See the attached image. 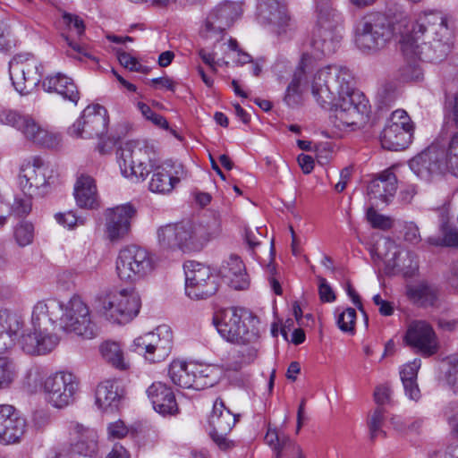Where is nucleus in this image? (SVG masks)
Returning a JSON list of instances; mask_svg holds the SVG:
<instances>
[{"instance_id":"57","label":"nucleus","mask_w":458,"mask_h":458,"mask_svg":"<svg viewBox=\"0 0 458 458\" xmlns=\"http://www.w3.org/2000/svg\"><path fill=\"white\" fill-rule=\"evenodd\" d=\"M118 60L121 65L133 72H144L143 66L138 60L126 52H118Z\"/></svg>"},{"instance_id":"23","label":"nucleus","mask_w":458,"mask_h":458,"mask_svg":"<svg viewBox=\"0 0 458 458\" xmlns=\"http://www.w3.org/2000/svg\"><path fill=\"white\" fill-rule=\"evenodd\" d=\"M26 420L20 412L8 404L0 405V443L4 445L20 442L25 433Z\"/></svg>"},{"instance_id":"13","label":"nucleus","mask_w":458,"mask_h":458,"mask_svg":"<svg viewBox=\"0 0 458 458\" xmlns=\"http://www.w3.org/2000/svg\"><path fill=\"white\" fill-rule=\"evenodd\" d=\"M185 293L192 300H204L218 290L216 276L204 264L187 261L184 266Z\"/></svg>"},{"instance_id":"4","label":"nucleus","mask_w":458,"mask_h":458,"mask_svg":"<svg viewBox=\"0 0 458 458\" xmlns=\"http://www.w3.org/2000/svg\"><path fill=\"white\" fill-rule=\"evenodd\" d=\"M116 155L123 176L132 182H144L151 173L148 189L155 193H171L186 176L184 166L179 162L166 160L152 164L148 148L137 140L122 144Z\"/></svg>"},{"instance_id":"58","label":"nucleus","mask_w":458,"mask_h":458,"mask_svg":"<svg viewBox=\"0 0 458 458\" xmlns=\"http://www.w3.org/2000/svg\"><path fill=\"white\" fill-rule=\"evenodd\" d=\"M64 20L68 25L69 29L73 30L79 38L84 34L85 26L83 21L80 17L65 13L64 15Z\"/></svg>"},{"instance_id":"17","label":"nucleus","mask_w":458,"mask_h":458,"mask_svg":"<svg viewBox=\"0 0 458 458\" xmlns=\"http://www.w3.org/2000/svg\"><path fill=\"white\" fill-rule=\"evenodd\" d=\"M157 245L161 251H195L191 235V222L167 224L157 230Z\"/></svg>"},{"instance_id":"64","label":"nucleus","mask_w":458,"mask_h":458,"mask_svg":"<svg viewBox=\"0 0 458 458\" xmlns=\"http://www.w3.org/2000/svg\"><path fill=\"white\" fill-rule=\"evenodd\" d=\"M51 422L50 414L47 411H39L34 413L33 423L38 429H43Z\"/></svg>"},{"instance_id":"21","label":"nucleus","mask_w":458,"mask_h":458,"mask_svg":"<svg viewBox=\"0 0 458 458\" xmlns=\"http://www.w3.org/2000/svg\"><path fill=\"white\" fill-rule=\"evenodd\" d=\"M236 420V416L225 406L224 402L218 399L216 400L209 417L210 437L221 449L230 447L227 435L234 427Z\"/></svg>"},{"instance_id":"18","label":"nucleus","mask_w":458,"mask_h":458,"mask_svg":"<svg viewBox=\"0 0 458 458\" xmlns=\"http://www.w3.org/2000/svg\"><path fill=\"white\" fill-rule=\"evenodd\" d=\"M403 340L408 346L423 357L433 356L439 350L437 334L432 326L425 320L411 321Z\"/></svg>"},{"instance_id":"5","label":"nucleus","mask_w":458,"mask_h":458,"mask_svg":"<svg viewBox=\"0 0 458 458\" xmlns=\"http://www.w3.org/2000/svg\"><path fill=\"white\" fill-rule=\"evenodd\" d=\"M79 380L68 371L47 375L41 366L30 367L24 378V386L30 393L42 392L46 402L56 409H64L74 401Z\"/></svg>"},{"instance_id":"27","label":"nucleus","mask_w":458,"mask_h":458,"mask_svg":"<svg viewBox=\"0 0 458 458\" xmlns=\"http://www.w3.org/2000/svg\"><path fill=\"white\" fill-rule=\"evenodd\" d=\"M396 190V176L393 172L386 170L369 183L367 192L370 199L386 204L394 196Z\"/></svg>"},{"instance_id":"28","label":"nucleus","mask_w":458,"mask_h":458,"mask_svg":"<svg viewBox=\"0 0 458 458\" xmlns=\"http://www.w3.org/2000/svg\"><path fill=\"white\" fill-rule=\"evenodd\" d=\"M123 397V390L117 381L106 379L100 382L95 392V403L102 411H115Z\"/></svg>"},{"instance_id":"39","label":"nucleus","mask_w":458,"mask_h":458,"mask_svg":"<svg viewBox=\"0 0 458 458\" xmlns=\"http://www.w3.org/2000/svg\"><path fill=\"white\" fill-rule=\"evenodd\" d=\"M408 298L415 304L422 307L433 306L437 299V289L421 283L407 288Z\"/></svg>"},{"instance_id":"41","label":"nucleus","mask_w":458,"mask_h":458,"mask_svg":"<svg viewBox=\"0 0 458 458\" xmlns=\"http://www.w3.org/2000/svg\"><path fill=\"white\" fill-rule=\"evenodd\" d=\"M194 370L193 389L201 390L213 386L218 379V370L216 367L192 363Z\"/></svg>"},{"instance_id":"46","label":"nucleus","mask_w":458,"mask_h":458,"mask_svg":"<svg viewBox=\"0 0 458 458\" xmlns=\"http://www.w3.org/2000/svg\"><path fill=\"white\" fill-rule=\"evenodd\" d=\"M445 120L453 122L458 126V91L446 96L444 105Z\"/></svg>"},{"instance_id":"35","label":"nucleus","mask_w":458,"mask_h":458,"mask_svg":"<svg viewBox=\"0 0 458 458\" xmlns=\"http://www.w3.org/2000/svg\"><path fill=\"white\" fill-rule=\"evenodd\" d=\"M434 145L446 173L458 177V131L453 133L448 140L437 139Z\"/></svg>"},{"instance_id":"22","label":"nucleus","mask_w":458,"mask_h":458,"mask_svg":"<svg viewBox=\"0 0 458 458\" xmlns=\"http://www.w3.org/2000/svg\"><path fill=\"white\" fill-rule=\"evenodd\" d=\"M136 215L135 208L130 203L108 208L105 212L106 232L111 241L124 238L131 230V219Z\"/></svg>"},{"instance_id":"53","label":"nucleus","mask_w":458,"mask_h":458,"mask_svg":"<svg viewBox=\"0 0 458 458\" xmlns=\"http://www.w3.org/2000/svg\"><path fill=\"white\" fill-rule=\"evenodd\" d=\"M421 366L420 359H414L406 363L400 370L402 382L407 380H417L418 371Z\"/></svg>"},{"instance_id":"8","label":"nucleus","mask_w":458,"mask_h":458,"mask_svg":"<svg viewBox=\"0 0 458 458\" xmlns=\"http://www.w3.org/2000/svg\"><path fill=\"white\" fill-rule=\"evenodd\" d=\"M141 300L132 289H115L100 293L96 299V311L112 324L125 325L140 313Z\"/></svg>"},{"instance_id":"61","label":"nucleus","mask_w":458,"mask_h":458,"mask_svg":"<svg viewBox=\"0 0 458 458\" xmlns=\"http://www.w3.org/2000/svg\"><path fill=\"white\" fill-rule=\"evenodd\" d=\"M403 388L406 396L412 401H419L421 397L420 390L419 388L417 380H405L403 381Z\"/></svg>"},{"instance_id":"15","label":"nucleus","mask_w":458,"mask_h":458,"mask_svg":"<svg viewBox=\"0 0 458 458\" xmlns=\"http://www.w3.org/2000/svg\"><path fill=\"white\" fill-rule=\"evenodd\" d=\"M38 62L30 54L15 55L9 62L13 86L21 95L30 93L40 81Z\"/></svg>"},{"instance_id":"3","label":"nucleus","mask_w":458,"mask_h":458,"mask_svg":"<svg viewBox=\"0 0 458 458\" xmlns=\"http://www.w3.org/2000/svg\"><path fill=\"white\" fill-rule=\"evenodd\" d=\"M316 102L334 111L340 130L357 125L368 111L365 96L356 90L352 72L345 66L330 64L317 70L310 80Z\"/></svg>"},{"instance_id":"10","label":"nucleus","mask_w":458,"mask_h":458,"mask_svg":"<svg viewBox=\"0 0 458 458\" xmlns=\"http://www.w3.org/2000/svg\"><path fill=\"white\" fill-rule=\"evenodd\" d=\"M0 123L15 128L22 133L26 140L42 147L56 148L61 143L59 134L48 131L29 114H22L14 110L2 109L0 110Z\"/></svg>"},{"instance_id":"34","label":"nucleus","mask_w":458,"mask_h":458,"mask_svg":"<svg viewBox=\"0 0 458 458\" xmlns=\"http://www.w3.org/2000/svg\"><path fill=\"white\" fill-rule=\"evenodd\" d=\"M412 135L413 130L402 128L396 123L386 124L380 135V142L386 149L403 150L411 144Z\"/></svg>"},{"instance_id":"14","label":"nucleus","mask_w":458,"mask_h":458,"mask_svg":"<svg viewBox=\"0 0 458 458\" xmlns=\"http://www.w3.org/2000/svg\"><path fill=\"white\" fill-rule=\"evenodd\" d=\"M173 333L168 326H159L153 332H148L134 340L135 351L143 354L150 362L165 360L172 350Z\"/></svg>"},{"instance_id":"16","label":"nucleus","mask_w":458,"mask_h":458,"mask_svg":"<svg viewBox=\"0 0 458 458\" xmlns=\"http://www.w3.org/2000/svg\"><path fill=\"white\" fill-rule=\"evenodd\" d=\"M107 110L98 105L88 106L71 127L68 133L75 138H99L107 131L108 125Z\"/></svg>"},{"instance_id":"43","label":"nucleus","mask_w":458,"mask_h":458,"mask_svg":"<svg viewBox=\"0 0 458 458\" xmlns=\"http://www.w3.org/2000/svg\"><path fill=\"white\" fill-rule=\"evenodd\" d=\"M17 377L15 364L7 357L0 356V389L9 387Z\"/></svg>"},{"instance_id":"51","label":"nucleus","mask_w":458,"mask_h":458,"mask_svg":"<svg viewBox=\"0 0 458 458\" xmlns=\"http://www.w3.org/2000/svg\"><path fill=\"white\" fill-rule=\"evenodd\" d=\"M368 221L375 228L388 229L392 226V222L389 217L378 214L374 208H370L367 211Z\"/></svg>"},{"instance_id":"36","label":"nucleus","mask_w":458,"mask_h":458,"mask_svg":"<svg viewBox=\"0 0 458 458\" xmlns=\"http://www.w3.org/2000/svg\"><path fill=\"white\" fill-rule=\"evenodd\" d=\"M375 263L384 261L389 267H397V245L388 237H381L369 250Z\"/></svg>"},{"instance_id":"11","label":"nucleus","mask_w":458,"mask_h":458,"mask_svg":"<svg viewBox=\"0 0 458 458\" xmlns=\"http://www.w3.org/2000/svg\"><path fill=\"white\" fill-rule=\"evenodd\" d=\"M242 6L236 2H224L215 6L204 22L199 34L206 41L216 44L225 36V30L241 16Z\"/></svg>"},{"instance_id":"33","label":"nucleus","mask_w":458,"mask_h":458,"mask_svg":"<svg viewBox=\"0 0 458 458\" xmlns=\"http://www.w3.org/2000/svg\"><path fill=\"white\" fill-rule=\"evenodd\" d=\"M22 321L19 316L7 310H0V353L11 349L21 329Z\"/></svg>"},{"instance_id":"56","label":"nucleus","mask_w":458,"mask_h":458,"mask_svg":"<svg viewBox=\"0 0 458 458\" xmlns=\"http://www.w3.org/2000/svg\"><path fill=\"white\" fill-rule=\"evenodd\" d=\"M317 279L318 281V294L320 300L325 302L334 301L335 300V294L327 281L320 276H318Z\"/></svg>"},{"instance_id":"19","label":"nucleus","mask_w":458,"mask_h":458,"mask_svg":"<svg viewBox=\"0 0 458 458\" xmlns=\"http://www.w3.org/2000/svg\"><path fill=\"white\" fill-rule=\"evenodd\" d=\"M258 15L261 21L274 26L275 33L283 38L294 32V24L288 15L284 0H259Z\"/></svg>"},{"instance_id":"6","label":"nucleus","mask_w":458,"mask_h":458,"mask_svg":"<svg viewBox=\"0 0 458 458\" xmlns=\"http://www.w3.org/2000/svg\"><path fill=\"white\" fill-rule=\"evenodd\" d=\"M317 22L304 53H308L311 64L335 52L342 39L343 19L341 13L333 8L329 0H317Z\"/></svg>"},{"instance_id":"7","label":"nucleus","mask_w":458,"mask_h":458,"mask_svg":"<svg viewBox=\"0 0 458 458\" xmlns=\"http://www.w3.org/2000/svg\"><path fill=\"white\" fill-rule=\"evenodd\" d=\"M212 320L218 334L227 342L245 344L255 343L259 337V318L244 308L219 309Z\"/></svg>"},{"instance_id":"1","label":"nucleus","mask_w":458,"mask_h":458,"mask_svg":"<svg viewBox=\"0 0 458 458\" xmlns=\"http://www.w3.org/2000/svg\"><path fill=\"white\" fill-rule=\"evenodd\" d=\"M454 33L453 15L441 10L422 11L413 20L372 12L357 21L354 44L360 52L373 55L399 36L400 49L407 59L440 63L451 50Z\"/></svg>"},{"instance_id":"44","label":"nucleus","mask_w":458,"mask_h":458,"mask_svg":"<svg viewBox=\"0 0 458 458\" xmlns=\"http://www.w3.org/2000/svg\"><path fill=\"white\" fill-rule=\"evenodd\" d=\"M275 458H305L302 449L290 438H284L281 447L276 449Z\"/></svg>"},{"instance_id":"59","label":"nucleus","mask_w":458,"mask_h":458,"mask_svg":"<svg viewBox=\"0 0 458 458\" xmlns=\"http://www.w3.org/2000/svg\"><path fill=\"white\" fill-rule=\"evenodd\" d=\"M284 438L288 437L279 435L276 428H268L265 436V442L273 449L274 453L276 454V449L281 447V444Z\"/></svg>"},{"instance_id":"55","label":"nucleus","mask_w":458,"mask_h":458,"mask_svg":"<svg viewBox=\"0 0 458 458\" xmlns=\"http://www.w3.org/2000/svg\"><path fill=\"white\" fill-rule=\"evenodd\" d=\"M402 76L404 81H419L423 78V72L418 64H407L402 70Z\"/></svg>"},{"instance_id":"54","label":"nucleus","mask_w":458,"mask_h":458,"mask_svg":"<svg viewBox=\"0 0 458 458\" xmlns=\"http://www.w3.org/2000/svg\"><path fill=\"white\" fill-rule=\"evenodd\" d=\"M395 123L398 125H401L402 128L413 130V124L411 122V119H410L408 114L406 113V111H404L403 109H397V110L394 111L391 114V116L389 117V119L387 120L386 124H395Z\"/></svg>"},{"instance_id":"38","label":"nucleus","mask_w":458,"mask_h":458,"mask_svg":"<svg viewBox=\"0 0 458 458\" xmlns=\"http://www.w3.org/2000/svg\"><path fill=\"white\" fill-rule=\"evenodd\" d=\"M99 350L103 359L114 368L119 370H127L130 368V361L120 344L106 341L100 345Z\"/></svg>"},{"instance_id":"9","label":"nucleus","mask_w":458,"mask_h":458,"mask_svg":"<svg viewBox=\"0 0 458 458\" xmlns=\"http://www.w3.org/2000/svg\"><path fill=\"white\" fill-rule=\"evenodd\" d=\"M115 265L119 278L127 282L144 279L156 268L154 256L146 249L136 245L122 249Z\"/></svg>"},{"instance_id":"30","label":"nucleus","mask_w":458,"mask_h":458,"mask_svg":"<svg viewBox=\"0 0 458 458\" xmlns=\"http://www.w3.org/2000/svg\"><path fill=\"white\" fill-rule=\"evenodd\" d=\"M220 274L227 284L235 290H245L250 285L249 276L242 259L231 255L220 267Z\"/></svg>"},{"instance_id":"26","label":"nucleus","mask_w":458,"mask_h":458,"mask_svg":"<svg viewBox=\"0 0 458 458\" xmlns=\"http://www.w3.org/2000/svg\"><path fill=\"white\" fill-rule=\"evenodd\" d=\"M75 451L84 456H93L98 449V435L94 428L72 422L69 427Z\"/></svg>"},{"instance_id":"49","label":"nucleus","mask_w":458,"mask_h":458,"mask_svg":"<svg viewBox=\"0 0 458 458\" xmlns=\"http://www.w3.org/2000/svg\"><path fill=\"white\" fill-rule=\"evenodd\" d=\"M33 197L26 193H23L22 196L17 195L11 207V214L13 213L17 216L28 215L31 210V199Z\"/></svg>"},{"instance_id":"20","label":"nucleus","mask_w":458,"mask_h":458,"mask_svg":"<svg viewBox=\"0 0 458 458\" xmlns=\"http://www.w3.org/2000/svg\"><path fill=\"white\" fill-rule=\"evenodd\" d=\"M434 142L409 161L412 173L425 182H433L446 174Z\"/></svg>"},{"instance_id":"25","label":"nucleus","mask_w":458,"mask_h":458,"mask_svg":"<svg viewBox=\"0 0 458 458\" xmlns=\"http://www.w3.org/2000/svg\"><path fill=\"white\" fill-rule=\"evenodd\" d=\"M146 393L157 412L162 415H174L178 411L174 393L165 383L154 382L147 388Z\"/></svg>"},{"instance_id":"47","label":"nucleus","mask_w":458,"mask_h":458,"mask_svg":"<svg viewBox=\"0 0 458 458\" xmlns=\"http://www.w3.org/2000/svg\"><path fill=\"white\" fill-rule=\"evenodd\" d=\"M137 108L141 113L142 116L148 120L150 121L153 124L166 129L168 128V123L165 120V118L156 112H154L149 106L143 102H138L136 104Z\"/></svg>"},{"instance_id":"37","label":"nucleus","mask_w":458,"mask_h":458,"mask_svg":"<svg viewBox=\"0 0 458 458\" xmlns=\"http://www.w3.org/2000/svg\"><path fill=\"white\" fill-rule=\"evenodd\" d=\"M168 376L172 382L182 388H192L194 382V370L192 363L182 360H174L168 369Z\"/></svg>"},{"instance_id":"63","label":"nucleus","mask_w":458,"mask_h":458,"mask_svg":"<svg viewBox=\"0 0 458 458\" xmlns=\"http://www.w3.org/2000/svg\"><path fill=\"white\" fill-rule=\"evenodd\" d=\"M445 280L453 289L458 291V261L450 264L445 274Z\"/></svg>"},{"instance_id":"12","label":"nucleus","mask_w":458,"mask_h":458,"mask_svg":"<svg viewBox=\"0 0 458 458\" xmlns=\"http://www.w3.org/2000/svg\"><path fill=\"white\" fill-rule=\"evenodd\" d=\"M53 169L41 157H35L25 161L20 169L19 186L22 193L43 197L50 187Z\"/></svg>"},{"instance_id":"42","label":"nucleus","mask_w":458,"mask_h":458,"mask_svg":"<svg viewBox=\"0 0 458 458\" xmlns=\"http://www.w3.org/2000/svg\"><path fill=\"white\" fill-rule=\"evenodd\" d=\"M65 42L68 48L65 50L67 56L73 59L83 61L85 58L97 62V58L92 55L88 45L81 42H76L69 37H65Z\"/></svg>"},{"instance_id":"40","label":"nucleus","mask_w":458,"mask_h":458,"mask_svg":"<svg viewBox=\"0 0 458 458\" xmlns=\"http://www.w3.org/2000/svg\"><path fill=\"white\" fill-rule=\"evenodd\" d=\"M441 236H431L427 242L436 247H449L458 249V229L447 225V217L442 215L440 224Z\"/></svg>"},{"instance_id":"50","label":"nucleus","mask_w":458,"mask_h":458,"mask_svg":"<svg viewBox=\"0 0 458 458\" xmlns=\"http://www.w3.org/2000/svg\"><path fill=\"white\" fill-rule=\"evenodd\" d=\"M356 311L352 308H347L338 315L337 325L344 332H352L354 329Z\"/></svg>"},{"instance_id":"24","label":"nucleus","mask_w":458,"mask_h":458,"mask_svg":"<svg viewBox=\"0 0 458 458\" xmlns=\"http://www.w3.org/2000/svg\"><path fill=\"white\" fill-rule=\"evenodd\" d=\"M310 66L311 59L308 53H304L284 92V102L287 106L294 108L302 104L306 87V69Z\"/></svg>"},{"instance_id":"45","label":"nucleus","mask_w":458,"mask_h":458,"mask_svg":"<svg viewBox=\"0 0 458 458\" xmlns=\"http://www.w3.org/2000/svg\"><path fill=\"white\" fill-rule=\"evenodd\" d=\"M14 237L21 247L30 245L34 238V226L29 222H21L14 230Z\"/></svg>"},{"instance_id":"48","label":"nucleus","mask_w":458,"mask_h":458,"mask_svg":"<svg viewBox=\"0 0 458 458\" xmlns=\"http://www.w3.org/2000/svg\"><path fill=\"white\" fill-rule=\"evenodd\" d=\"M384 421V410L377 408L369 420V428L370 438L375 439L380 436H385V432L381 429Z\"/></svg>"},{"instance_id":"32","label":"nucleus","mask_w":458,"mask_h":458,"mask_svg":"<svg viewBox=\"0 0 458 458\" xmlns=\"http://www.w3.org/2000/svg\"><path fill=\"white\" fill-rule=\"evenodd\" d=\"M42 86L46 91L55 92L75 105L80 99V93L73 80L64 73L57 72L47 76L44 79Z\"/></svg>"},{"instance_id":"62","label":"nucleus","mask_w":458,"mask_h":458,"mask_svg":"<svg viewBox=\"0 0 458 458\" xmlns=\"http://www.w3.org/2000/svg\"><path fill=\"white\" fill-rule=\"evenodd\" d=\"M404 240L416 244L420 241L419 227L413 222L406 223L404 225Z\"/></svg>"},{"instance_id":"31","label":"nucleus","mask_w":458,"mask_h":458,"mask_svg":"<svg viewBox=\"0 0 458 458\" xmlns=\"http://www.w3.org/2000/svg\"><path fill=\"white\" fill-rule=\"evenodd\" d=\"M191 235L195 251H199L213 239L222 233V222L219 215L202 223L191 222Z\"/></svg>"},{"instance_id":"60","label":"nucleus","mask_w":458,"mask_h":458,"mask_svg":"<svg viewBox=\"0 0 458 458\" xmlns=\"http://www.w3.org/2000/svg\"><path fill=\"white\" fill-rule=\"evenodd\" d=\"M107 431L109 437L114 438H122L128 434V428L123 420H118L108 425Z\"/></svg>"},{"instance_id":"29","label":"nucleus","mask_w":458,"mask_h":458,"mask_svg":"<svg viewBox=\"0 0 458 458\" xmlns=\"http://www.w3.org/2000/svg\"><path fill=\"white\" fill-rule=\"evenodd\" d=\"M73 195L77 206L81 208L97 209L99 208V198L95 180L88 174H81L78 177Z\"/></svg>"},{"instance_id":"2","label":"nucleus","mask_w":458,"mask_h":458,"mask_svg":"<svg viewBox=\"0 0 458 458\" xmlns=\"http://www.w3.org/2000/svg\"><path fill=\"white\" fill-rule=\"evenodd\" d=\"M31 323L34 332L22 335L20 342L22 351L30 355H44L57 346L59 337L49 333L50 328L58 327L85 339L97 335L90 310L77 294L66 302L56 298L38 301L32 310Z\"/></svg>"},{"instance_id":"52","label":"nucleus","mask_w":458,"mask_h":458,"mask_svg":"<svg viewBox=\"0 0 458 458\" xmlns=\"http://www.w3.org/2000/svg\"><path fill=\"white\" fill-rule=\"evenodd\" d=\"M55 219L60 225H63L69 229L77 225H82L85 223V219L83 217L77 216L72 211L56 214Z\"/></svg>"}]
</instances>
